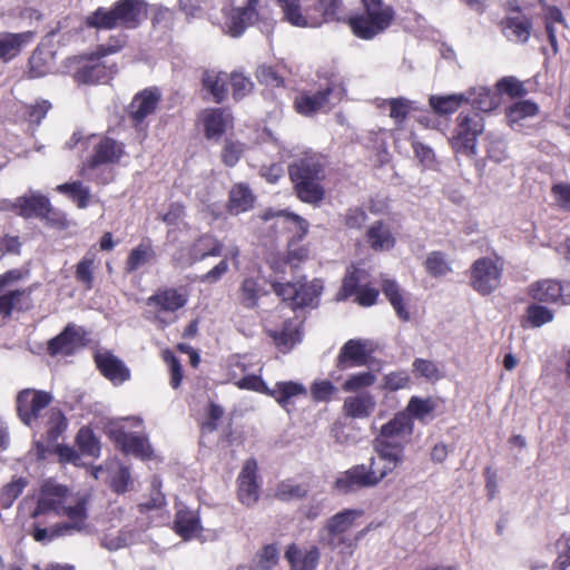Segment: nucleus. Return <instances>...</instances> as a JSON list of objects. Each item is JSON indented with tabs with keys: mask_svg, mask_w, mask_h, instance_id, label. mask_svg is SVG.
Returning <instances> with one entry per match:
<instances>
[{
	"mask_svg": "<svg viewBox=\"0 0 570 570\" xmlns=\"http://www.w3.org/2000/svg\"><path fill=\"white\" fill-rule=\"evenodd\" d=\"M35 38L33 31L19 33L0 32V61L8 62L16 58L23 47L28 46Z\"/></svg>",
	"mask_w": 570,
	"mask_h": 570,
	"instance_id": "bb28decb",
	"label": "nucleus"
},
{
	"mask_svg": "<svg viewBox=\"0 0 570 570\" xmlns=\"http://www.w3.org/2000/svg\"><path fill=\"white\" fill-rule=\"evenodd\" d=\"M129 426L141 429L142 420L140 417H126L112 422L108 426V434L125 453L141 458L149 456L151 449L148 441L139 434L140 431H129Z\"/></svg>",
	"mask_w": 570,
	"mask_h": 570,
	"instance_id": "39448f33",
	"label": "nucleus"
},
{
	"mask_svg": "<svg viewBox=\"0 0 570 570\" xmlns=\"http://www.w3.org/2000/svg\"><path fill=\"white\" fill-rule=\"evenodd\" d=\"M375 451L382 458V470L371 471L376 485L402 462L403 453L384 449H375Z\"/></svg>",
	"mask_w": 570,
	"mask_h": 570,
	"instance_id": "8fccbe9b",
	"label": "nucleus"
},
{
	"mask_svg": "<svg viewBox=\"0 0 570 570\" xmlns=\"http://www.w3.org/2000/svg\"><path fill=\"white\" fill-rule=\"evenodd\" d=\"M485 139L488 157L491 160L501 163L508 158L507 144L501 136L490 132Z\"/></svg>",
	"mask_w": 570,
	"mask_h": 570,
	"instance_id": "bf43d9fd",
	"label": "nucleus"
},
{
	"mask_svg": "<svg viewBox=\"0 0 570 570\" xmlns=\"http://www.w3.org/2000/svg\"><path fill=\"white\" fill-rule=\"evenodd\" d=\"M94 155L87 164L83 170L95 168L104 164H114L119 161L124 154L122 145L111 138H101L98 144L95 145Z\"/></svg>",
	"mask_w": 570,
	"mask_h": 570,
	"instance_id": "5701e85b",
	"label": "nucleus"
},
{
	"mask_svg": "<svg viewBox=\"0 0 570 570\" xmlns=\"http://www.w3.org/2000/svg\"><path fill=\"white\" fill-rule=\"evenodd\" d=\"M136 532L132 530H121L116 537L108 534L104 538L102 544L108 550H118L136 541Z\"/></svg>",
	"mask_w": 570,
	"mask_h": 570,
	"instance_id": "69168bd1",
	"label": "nucleus"
},
{
	"mask_svg": "<svg viewBox=\"0 0 570 570\" xmlns=\"http://www.w3.org/2000/svg\"><path fill=\"white\" fill-rule=\"evenodd\" d=\"M528 295L539 303L570 305V281H537L529 285Z\"/></svg>",
	"mask_w": 570,
	"mask_h": 570,
	"instance_id": "f8f14e48",
	"label": "nucleus"
},
{
	"mask_svg": "<svg viewBox=\"0 0 570 570\" xmlns=\"http://www.w3.org/2000/svg\"><path fill=\"white\" fill-rule=\"evenodd\" d=\"M366 342L361 340H350L340 351L337 356V366L341 370L352 366H362L366 363Z\"/></svg>",
	"mask_w": 570,
	"mask_h": 570,
	"instance_id": "7c9ffc66",
	"label": "nucleus"
},
{
	"mask_svg": "<svg viewBox=\"0 0 570 570\" xmlns=\"http://www.w3.org/2000/svg\"><path fill=\"white\" fill-rule=\"evenodd\" d=\"M14 207L18 209L19 215L24 218L39 217L50 219L49 216L53 213L49 199L40 194L19 197L14 203Z\"/></svg>",
	"mask_w": 570,
	"mask_h": 570,
	"instance_id": "412c9836",
	"label": "nucleus"
},
{
	"mask_svg": "<svg viewBox=\"0 0 570 570\" xmlns=\"http://www.w3.org/2000/svg\"><path fill=\"white\" fill-rule=\"evenodd\" d=\"M302 324L303 321L296 316L286 321L281 330L271 332V336L282 352H288L302 341Z\"/></svg>",
	"mask_w": 570,
	"mask_h": 570,
	"instance_id": "c756f323",
	"label": "nucleus"
},
{
	"mask_svg": "<svg viewBox=\"0 0 570 570\" xmlns=\"http://www.w3.org/2000/svg\"><path fill=\"white\" fill-rule=\"evenodd\" d=\"M155 257L156 253L153 245L149 242H142L130 250L126 261V272L134 273L153 262Z\"/></svg>",
	"mask_w": 570,
	"mask_h": 570,
	"instance_id": "a18cd8bd",
	"label": "nucleus"
},
{
	"mask_svg": "<svg viewBox=\"0 0 570 570\" xmlns=\"http://www.w3.org/2000/svg\"><path fill=\"white\" fill-rule=\"evenodd\" d=\"M345 94L344 87L331 81L324 89L301 92L295 99V109L304 116L330 111Z\"/></svg>",
	"mask_w": 570,
	"mask_h": 570,
	"instance_id": "423d86ee",
	"label": "nucleus"
},
{
	"mask_svg": "<svg viewBox=\"0 0 570 570\" xmlns=\"http://www.w3.org/2000/svg\"><path fill=\"white\" fill-rule=\"evenodd\" d=\"M553 318L554 312L537 302L529 304L525 309V322L531 327H541L551 323Z\"/></svg>",
	"mask_w": 570,
	"mask_h": 570,
	"instance_id": "603ef678",
	"label": "nucleus"
},
{
	"mask_svg": "<svg viewBox=\"0 0 570 570\" xmlns=\"http://www.w3.org/2000/svg\"><path fill=\"white\" fill-rule=\"evenodd\" d=\"M257 462L254 459L245 461L238 475V498L247 507L254 505L259 498V482Z\"/></svg>",
	"mask_w": 570,
	"mask_h": 570,
	"instance_id": "a211bd4d",
	"label": "nucleus"
},
{
	"mask_svg": "<svg viewBox=\"0 0 570 570\" xmlns=\"http://www.w3.org/2000/svg\"><path fill=\"white\" fill-rule=\"evenodd\" d=\"M435 409L436 402L432 397L422 399L419 396H412L404 412L409 414L411 420L415 419L425 423L433 419Z\"/></svg>",
	"mask_w": 570,
	"mask_h": 570,
	"instance_id": "37998d69",
	"label": "nucleus"
},
{
	"mask_svg": "<svg viewBox=\"0 0 570 570\" xmlns=\"http://www.w3.org/2000/svg\"><path fill=\"white\" fill-rule=\"evenodd\" d=\"M469 98L465 94H453L446 96L433 95L430 97V106L435 114L449 115L456 111L462 104Z\"/></svg>",
	"mask_w": 570,
	"mask_h": 570,
	"instance_id": "de8ad7c7",
	"label": "nucleus"
},
{
	"mask_svg": "<svg viewBox=\"0 0 570 570\" xmlns=\"http://www.w3.org/2000/svg\"><path fill=\"white\" fill-rule=\"evenodd\" d=\"M262 219L265 222L274 220L272 227L277 232L286 230L292 234L289 240L299 242L308 232V224L302 217L284 210L267 209L262 214Z\"/></svg>",
	"mask_w": 570,
	"mask_h": 570,
	"instance_id": "f3484780",
	"label": "nucleus"
},
{
	"mask_svg": "<svg viewBox=\"0 0 570 570\" xmlns=\"http://www.w3.org/2000/svg\"><path fill=\"white\" fill-rule=\"evenodd\" d=\"M17 277V272H8L0 276V315L7 317L12 309L18 308L26 293L12 288V279Z\"/></svg>",
	"mask_w": 570,
	"mask_h": 570,
	"instance_id": "cd10ccee",
	"label": "nucleus"
},
{
	"mask_svg": "<svg viewBox=\"0 0 570 570\" xmlns=\"http://www.w3.org/2000/svg\"><path fill=\"white\" fill-rule=\"evenodd\" d=\"M325 159L317 154L306 155L288 168L298 198L305 203L316 204L324 197L321 181L325 177Z\"/></svg>",
	"mask_w": 570,
	"mask_h": 570,
	"instance_id": "f257e3e1",
	"label": "nucleus"
},
{
	"mask_svg": "<svg viewBox=\"0 0 570 570\" xmlns=\"http://www.w3.org/2000/svg\"><path fill=\"white\" fill-rule=\"evenodd\" d=\"M176 532L188 540L200 531V523L197 514L190 510H179L175 520Z\"/></svg>",
	"mask_w": 570,
	"mask_h": 570,
	"instance_id": "49530a36",
	"label": "nucleus"
},
{
	"mask_svg": "<svg viewBox=\"0 0 570 570\" xmlns=\"http://www.w3.org/2000/svg\"><path fill=\"white\" fill-rule=\"evenodd\" d=\"M282 10L283 19L294 27L315 28L321 21L306 17L301 7L299 0H275Z\"/></svg>",
	"mask_w": 570,
	"mask_h": 570,
	"instance_id": "f704fd0d",
	"label": "nucleus"
},
{
	"mask_svg": "<svg viewBox=\"0 0 570 570\" xmlns=\"http://www.w3.org/2000/svg\"><path fill=\"white\" fill-rule=\"evenodd\" d=\"M223 243L210 234L199 236L189 246L186 256H175L174 261L180 266H190L196 262L207 257H217L223 255Z\"/></svg>",
	"mask_w": 570,
	"mask_h": 570,
	"instance_id": "dca6fc26",
	"label": "nucleus"
},
{
	"mask_svg": "<svg viewBox=\"0 0 570 570\" xmlns=\"http://www.w3.org/2000/svg\"><path fill=\"white\" fill-rule=\"evenodd\" d=\"M87 503L88 500L86 497H81L77 499L75 504H71L69 501L62 507L61 515H66L68 521L60 522L62 525L67 527V532L69 535L82 532L87 528Z\"/></svg>",
	"mask_w": 570,
	"mask_h": 570,
	"instance_id": "a878e982",
	"label": "nucleus"
},
{
	"mask_svg": "<svg viewBox=\"0 0 570 570\" xmlns=\"http://www.w3.org/2000/svg\"><path fill=\"white\" fill-rule=\"evenodd\" d=\"M464 94L469 98L464 102L471 104L482 112H489L500 104L499 94L484 86L472 87Z\"/></svg>",
	"mask_w": 570,
	"mask_h": 570,
	"instance_id": "e433bc0d",
	"label": "nucleus"
},
{
	"mask_svg": "<svg viewBox=\"0 0 570 570\" xmlns=\"http://www.w3.org/2000/svg\"><path fill=\"white\" fill-rule=\"evenodd\" d=\"M161 100L158 87H148L138 91L128 106V117L136 129H145L146 120L154 115Z\"/></svg>",
	"mask_w": 570,
	"mask_h": 570,
	"instance_id": "9b49d317",
	"label": "nucleus"
},
{
	"mask_svg": "<svg viewBox=\"0 0 570 570\" xmlns=\"http://www.w3.org/2000/svg\"><path fill=\"white\" fill-rule=\"evenodd\" d=\"M206 137L209 139L219 138L232 124V115L224 108H209L200 114Z\"/></svg>",
	"mask_w": 570,
	"mask_h": 570,
	"instance_id": "b1692460",
	"label": "nucleus"
},
{
	"mask_svg": "<svg viewBox=\"0 0 570 570\" xmlns=\"http://www.w3.org/2000/svg\"><path fill=\"white\" fill-rule=\"evenodd\" d=\"M381 286L383 294L394 308L397 317L404 322L410 321L411 315L406 307L409 295L401 289V287L394 279L383 278Z\"/></svg>",
	"mask_w": 570,
	"mask_h": 570,
	"instance_id": "473e14b6",
	"label": "nucleus"
},
{
	"mask_svg": "<svg viewBox=\"0 0 570 570\" xmlns=\"http://www.w3.org/2000/svg\"><path fill=\"white\" fill-rule=\"evenodd\" d=\"M51 70L50 61L40 50H35L29 59L28 76L30 78H41Z\"/></svg>",
	"mask_w": 570,
	"mask_h": 570,
	"instance_id": "680f3d73",
	"label": "nucleus"
},
{
	"mask_svg": "<svg viewBox=\"0 0 570 570\" xmlns=\"http://www.w3.org/2000/svg\"><path fill=\"white\" fill-rule=\"evenodd\" d=\"M375 375L372 372H361L351 375L343 384L345 392H357L362 389L373 385Z\"/></svg>",
	"mask_w": 570,
	"mask_h": 570,
	"instance_id": "e2e57ef3",
	"label": "nucleus"
},
{
	"mask_svg": "<svg viewBox=\"0 0 570 570\" xmlns=\"http://www.w3.org/2000/svg\"><path fill=\"white\" fill-rule=\"evenodd\" d=\"M307 391L305 386L298 382H277L274 387H269L268 396L275 399V401L284 409L297 396L306 395Z\"/></svg>",
	"mask_w": 570,
	"mask_h": 570,
	"instance_id": "58836bf2",
	"label": "nucleus"
},
{
	"mask_svg": "<svg viewBox=\"0 0 570 570\" xmlns=\"http://www.w3.org/2000/svg\"><path fill=\"white\" fill-rule=\"evenodd\" d=\"M69 491L66 487L51 480L46 481L40 489L37 507L31 512L32 519L53 513L61 515V509L68 502Z\"/></svg>",
	"mask_w": 570,
	"mask_h": 570,
	"instance_id": "ddd939ff",
	"label": "nucleus"
},
{
	"mask_svg": "<svg viewBox=\"0 0 570 570\" xmlns=\"http://www.w3.org/2000/svg\"><path fill=\"white\" fill-rule=\"evenodd\" d=\"M538 112V106L530 100L513 104L507 111V118L513 129H520L524 122L533 118Z\"/></svg>",
	"mask_w": 570,
	"mask_h": 570,
	"instance_id": "ea45409f",
	"label": "nucleus"
},
{
	"mask_svg": "<svg viewBox=\"0 0 570 570\" xmlns=\"http://www.w3.org/2000/svg\"><path fill=\"white\" fill-rule=\"evenodd\" d=\"M503 263L495 257H481L470 267V286L480 295L493 293L501 284Z\"/></svg>",
	"mask_w": 570,
	"mask_h": 570,
	"instance_id": "6e6552de",
	"label": "nucleus"
},
{
	"mask_svg": "<svg viewBox=\"0 0 570 570\" xmlns=\"http://www.w3.org/2000/svg\"><path fill=\"white\" fill-rule=\"evenodd\" d=\"M187 297L175 288H165L156 292L147 301L149 306H154L158 312L174 313L184 307Z\"/></svg>",
	"mask_w": 570,
	"mask_h": 570,
	"instance_id": "72a5a7b5",
	"label": "nucleus"
},
{
	"mask_svg": "<svg viewBox=\"0 0 570 570\" xmlns=\"http://www.w3.org/2000/svg\"><path fill=\"white\" fill-rule=\"evenodd\" d=\"M362 514L363 512L356 509H345L335 513L320 530V542L331 550L351 556L363 531L353 537L350 530L356 524Z\"/></svg>",
	"mask_w": 570,
	"mask_h": 570,
	"instance_id": "f03ea898",
	"label": "nucleus"
},
{
	"mask_svg": "<svg viewBox=\"0 0 570 570\" xmlns=\"http://www.w3.org/2000/svg\"><path fill=\"white\" fill-rule=\"evenodd\" d=\"M375 405L374 396L367 392H362L345 399L344 411L351 417L365 419L373 413Z\"/></svg>",
	"mask_w": 570,
	"mask_h": 570,
	"instance_id": "c9c22d12",
	"label": "nucleus"
},
{
	"mask_svg": "<svg viewBox=\"0 0 570 570\" xmlns=\"http://www.w3.org/2000/svg\"><path fill=\"white\" fill-rule=\"evenodd\" d=\"M262 288L254 278H245L239 289V302L246 308H253L257 305Z\"/></svg>",
	"mask_w": 570,
	"mask_h": 570,
	"instance_id": "6e6d98bb",
	"label": "nucleus"
},
{
	"mask_svg": "<svg viewBox=\"0 0 570 570\" xmlns=\"http://www.w3.org/2000/svg\"><path fill=\"white\" fill-rule=\"evenodd\" d=\"M275 293L284 301H289L293 308L296 307H315L318 297L323 291V282L313 279L312 282L296 283H274Z\"/></svg>",
	"mask_w": 570,
	"mask_h": 570,
	"instance_id": "9d476101",
	"label": "nucleus"
},
{
	"mask_svg": "<svg viewBox=\"0 0 570 570\" xmlns=\"http://www.w3.org/2000/svg\"><path fill=\"white\" fill-rule=\"evenodd\" d=\"M147 17L146 3L141 0H119L111 9L98 8L86 22L97 29L125 27L134 29Z\"/></svg>",
	"mask_w": 570,
	"mask_h": 570,
	"instance_id": "7ed1b4c3",
	"label": "nucleus"
},
{
	"mask_svg": "<svg viewBox=\"0 0 570 570\" xmlns=\"http://www.w3.org/2000/svg\"><path fill=\"white\" fill-rule=\"evenodd\" d=\"M75 79L81 83H95L108 79V70L99 59H92L83 63L76 72Z\"/></svg>",
	"mask_w": 570,
	"mask_h": 570,
	"instance_id": "c03bdc74",
	"label": "nucleus"
},
{
	"mask_svg": "<svg viewBox=\"0 0 570 570\" xmlns=\"http://www.w3.org/2000/svg\"><path fill=\"white\" fill-rule=\"evenodd\" d=\"M77 445L83 455L97 458L100 453V445L92 431L82 428L77 434Z\"/></svg>",
	"mask_w": 570,
	"mask_h": 570,
	"instance_id": "13d9d810",
	"label": "nucleus"
},
{
	"mask_svg": "<svg viewBox=\"0 0 570 570\" xmlns=\"http://www.w3.org/2000/svg\"><path fill=\"white\" fill-rule=\"evenodd\" d=\"M136 532L132 530H121L116 537L108 534L104 538L102 544L108 550H118L136 541Z\"/></svg>",
	"mask_w": 570,
	"mask_h": 570,
	"instance_id": "0e129e2a",
	"label": "nucleus"
},
{
	"mask_svg": "<svg viewBox=\"0 0 570 570\" xmlns=\"http://www.w3.org/2000/svg\"><path fill=\"white\" fill-rule=\"evenodd\" d=\"M484 130L483 117L479 114H459L456 127L450 144L456 154L473 157L476 155V140Z\"/></svg>",
	"mask_w": 570,
	"mask_h": 570,
	"instance_id": "0eeeda50",
	"label": "nucleus"
},
{
	"mask_svg": "<svg viewBox=\"0 0 570 570\" xmlns=\"http://www.w3.org/2000/svg\"><path fill=\"white\" fill-rule=\"evenodd\" d=\"M390 109V117L394 120L396 126H401L407 115L415 109V102L405 97L391 98L385 100Z\"/></svg>",
	"mask_w": 570,
	"mask_h": 570,
	"instance_id": "864d4df0",
	"label": "nucleus"
},
{
	"mask_svg": "<svg viewBox=\"0 0 570 570\" xmlns=\"http://www.w3.org/2000/svg\"><path fill=\"white\" fill-rule=\"evenodd\" d=\"M202 83L215 102H222L227 95L228 75L223 71L206 70L203 73Z\"/></svg>",
	"mask_w": 570,
	"mask_h": 570,
	"instance_id": "4c0bfd02",
	"label": "nucleus"
},
{
	"mask_svg": "<svg viewBox=\"0 0 570 570\" xmlns=\"http://www.w3.org/2000/svg\"><path fill=\"white\" fill-rule=\"evenodd\" d=\"M364 281L365 272L363 269L355 268L353 272H350L343 281V286L337 294V299H346L351 295L356 294V302L360 305L372 306L375 304L379 297V291L374 287L362 285Z\"/></svg>",
	"mask_w": 570,
	"mask_h": 570,
	"instance_id": "2eb2a0df",
	"label": "nucleus"
},
{
	"mask_svg": "<svg viewBox=\"0 0 570 570\" xmlns=\"http://www.w3.org/2000/svg\"><path fill=\"white\" fill-rule=\"evenodd\" d=\"M335 485L337 490L348 493L362 488L374 487L375 483L371 471H367V466L365 464H360L341 474L337 478Z\"/></svg>",
	"mask_w": 570,
	"mask_h": 570,
	"instance_id": "aec40b11",
	"label": "nucleus"
},
{
	"mask_svg": "<svg viewBox=\"0 0 570 570\" xmlns=\"http://www.w3.org/2000/svg\"><path fill=\"white\" fill-rule=\"evenodd\" d=\"M56 189L68 195L73 202L77 203L79 208H86L90 199V189L81 181H72L58 185Z\"/></svg>",
	"mask_w": 570,
	"mask_h": 570,
	"instance_id": "3c124183",
	"label": "nucleus"
},
{
	"mask_svg": "<svg viewBox=\"0 0 570 570\" xmlns=\"http://www.w3.org/2000/svg\"><path fill=\"white\" fill-rule=\"evenodd\" d=\"M307 491L304 484H298L293 480H284L277 484L275 497L282 501L297 500L304 498Z\"/></svg>",
	"mask_w": 570,
	"mask_h": 570,
	"instance_id": "5fc2aeb1",
	"label": "nucleus"
},
{
	"mask_svg": "<svg viewBox=\"0 0 570 570\" xmlns=\"http://www.w3.org/2000/svg\"><path fill=\"white\" fill-rule=\"evenodd\" d=\"M104 472H108L109 484L117 493H124L129 490L131 485L130 472L127 466L120 464L118 461L112 460L106 463L105 466H96L92 470L95 479H99Z\"/></svg>",
	"mask_w": 570,
	"mask_h": 570,
	"instance_id": "4be33fe9",
	"label": "nucleus"
},
{
	"mask_svg": "<svg viewBox=\"0 0 570 570\" xmlns=\"http://www.w3.org/2000/svg\"><path fill=\"white\" fill-rule=\"evenodd\" d=\"M31 535L37 542L42 544H47L52 542L53 540L69 535L67 532V527L61 523H57L50 528H42L40 524L35 523Z\"/></svg>",
	"mask_w": 570,
	"mask_h": 570,
	"instance_id": "4d7b16f0",
	"label": "nucleus"
},
{
	"mask_svg": "<svg viewBox=\"0 0 570 570\" xmlns=\"http://www.w3.org/2000/svg\"><path fill=\"white\" fill-rule=\"evenodd\" d=\"M361 1L364 12L352 16L348 24L356 37L371 40L390 27L394 11L382 0Z\"/></svg>",
	"mask_w": 570,
	"mask_h": 570,
	"instance_id": "20e7f679",
	"label": "nucleus"
},
{
	"mask_svg": "<svg viewBox=\"0 0 570 570\" xmlns=\"http://www.w3.org/2000/svg\"><path fill=\"white\" fill-rule=\"evenodd\" d=\"M413 432V422L405 412H399L387 423L383 424L375 439V449H384L403 453Z\"/></svg>",
	"mask_w": 570,
	"mask_h": 570,
	"instance_id": "1a4fd4ad",
	"label": "nucleus"
},
{
	"mask_svg": "<svg viewBox=\"0 0 570 570\" xmlns=\"http://www.w3.org/2000/svg\"><path fill=\"white\" fill-rule=\"evenodd\" d=\"M320 556V550L315 546L302 549L296 544H291L285 552V558L292 570H314L318 564Z\"/></svg>",
	"mask_w": 570,
	"mask_h": 570,
	"instance_id": "c85d7f7f",
	"label": "nucleus"
},
{
	"mask_svg": "<svg viewBox=\"0 0 570 570\" xmlns=\"http://www.w3.org/2000/svg\"><path fill=\"white\" fill-rule=\"evenodd\" d=\"M96 253L90 249L76 265L75 277L86 289L94 287Z\"/></svg>",
	"mask_w": 570,
	"mask_h": 570,
	"instance_id": "09e8293b",
	"label": "nucleus"
},
{
	"mask_svg": "<svg viewBox=\"0 0 570 570\" xmlns=\"http://www.w3.org/2000/svg\"><path fill=\"white\" fill-rule=\"evenodd\" d=\"M28 485V480L22 476L13 478L2 490V501L10 507Z\"/></svg>",
	"mask_w": 570,
	"mask_h": 570,
	"instance_id": "338daca9",
	"label": "nucleus"
},
{
	"mask_svg": "<svg viewBox=\"0 0 570 570\" xmlns=\"http://www.w3.org/2000/svg\"><path fill=\"white\" fill-rule=\"evenodd\" d=\"M52 395L48 392L26 389L17 396V410L20 420L32 426L41 416V412L48 407Z\"/></svg>",
	"mask_w": 570,
	"mask_h": 570,
	"instance_id": "4468645a",
	"label": "nucleus"
},
{
	"mask_svg": "<svg viewBox=\"0 0 570 570\" xmlns=\"http://www.w3.org/2000/svg\"><path fill=\"white\" fill-rule=\"evenodd\" d=\"M366 243L376 252H387L395 245V237L391 226L387 223L377 220L366 230Z\"/></svg>",
	"mask_w": 570,
	"mask_h": 570,
	"instance_id": "2f4dec72",
	"label": "nucleus"
},
{
	"mask_svg": "<svg viewBox=\"0 0 570 570\" xmlns=\"http://www.w3.org/2000/svg\"><path fill=\"white\" fill-rule=\"evenodd\" d=\"M426 271L435 277L444 276L451 272V266L446 257L441 252H432L428 255L425 261Z\"/></svg>",
	"mask_w": 570,
	"mask_h": 570,
	"instance_id": "052dcab7",
	"label": "nucleus"
},
{
	"mask_svg": "<svg viewBox=\"0 0 570 570\" xmlns=\"http://www.w3.org/2000/svg\"><path fill=\"white\" fill-rule=\"evenodd\" d=\"M503 33L509 41L523 43L531 35V23L525 17H513L505 20Z\"/></svg>",
	"mask_w": 570,
	"mask_h": 570,
	"instance_id": "79ce46f5",
	"label": "nucleus"
},
{
	"mask_svg": "<svg viewBox=\"0 0 570 570\" xmlns=\"http://www.w3.org/2000/svg\"><path fill=\"white\" fill-rule=\"evenodd\" d=\"M228 80H230L233 96L235 99L244 98L253 89V82L250 79L240 72H233L230 76H228Z\"/></svg>",
	"mask_w": 570,
	"mask_h": 570,
	"instance_id": "774afa93",
	"label": "nucleus"
},
{
	"mask_svg": "<svg viewBox=\"0 0 570 570\" xmlns=\"http://www.w3.org/2000/svg\"><path fill=\"white\" fill-rule=\"evenodd\" d=\"M85 334L82 327L69 324L49 342L48 350L51 355H70L78 346L83 344Z\"/></svg>",
	"mask_w": 570,
	"mask_h": 570,
	"instance_id": "6ab92c4d",
	"label": "nucleus"
},
{
	"mask_svg": "<svg viewBox=\"0 0 570 570\" xmlns=\"http://www.w3.org/2000/svg\"><path fill=\"white\" fill-rule=\"evenodd\" d=\"M95 361L101 374L116 385L124 383L130 376L126 365L108 352L97 353Z\"/></svg>",
	"mask_w": 570,
	"mask_h": 570,
	"instance_id": "393cba45",
	"label": "nucleus"
},
{
	"mask_svg": "<svg viewBox=\"0 0 570 570\" xmlns=\"http://www.w3.org/2000/svg\"><path fill=\"white\" fill-rule=\"evenodd\" d=\"M254 202L255 196L246 184H236L229 191V212L232 214L237 215L250 209Z\"/></svg>",
	"mask_w": 570,
	"mask_h": 570,
	"instance_id": "a19ab883",
	"label": "nucleus"
}]
</instances>
